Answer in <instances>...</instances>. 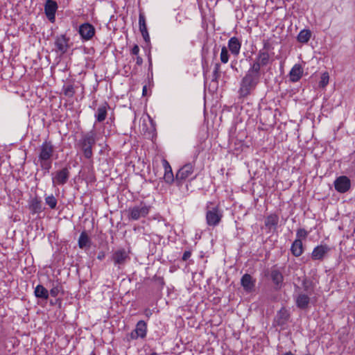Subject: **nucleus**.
Wrapping results in <instances>:
<instances>
[{
	"label": "nucleus",
	"instance_id": "nucleus-1",
	"mask_svg": "<svg viewBox=\"0 0 355 355\" xmlns=\"http://www.w3.org/2000/svg\"><path fill=\"white\" fill-rule=\"evenodd\" d=\"M262 74V71H259L250 65L248 70L240 82L239 96L241 97L249 96L259 83Z\"/></svg>",
	"mask_w": 355,
	"mask_h": 355
},
{
	"label": "nucleus",
	"instance_id": "nucleus-2",
	"mask_svg": "<svg viewBox=\"0 0 355 355\" xmlns=\"http://www.w3.org/2000/svg\"><path fill=\"white\" fill-rule=\"evenodd\" d=\"M274 47L272 44L268 40H263V47L259 50L254 60L250 65L258 71H262L264 67L272 64L274 60Z\"/></svg>",
	"mask_w": 355,
	"mask_h": 355
},
{
	"label": "nucleus",
	"instance_id": "nucleus-3",
	"mask_svg": "<svg viewBox=\"0 0 355 355\" xmlns=\"http://www.w3.org/2000/svg\"><path fill=\"white\" fill-rule=\"evenodd\" d=\"M38 162L44 173L49 172L52 166L55 148L51 141H44L38 149Z\"/></svg>",
	"mask_w": 355,
	"mask_h": 355
},
{
	"label": "nucleus",
	"instance_id": "nucleus-4",
	"mask_svg": "<svg viewBox=\"0 0 355 355\" xmlns=\"http://www.w3.org/2000/svg\"><path fill=\"white\" fill-rule=\"evenodd\" d=\"M96 142V133L92 130L82 135L78 141V146L81 150L83 156L86 159H91L93 157V147Z\"/></svg>",
	"mask_w": 355,
	"mask_h": 355
},
{
	"label": "nucleus",
	"instance_id": "nucleus-5",
	"mask_svg": "<svg viewBox=\"0 0 355 355\" xmlns=\"http://www.w3.org/2000/svg\"><path fill=\"white\" fill-rule=\"evenodd\" d=\"M205 216L207 225L216 227L220 223L223 216V211L218 205H215L213 202H207Z\"/></svg>",
	"mask_w": 355,
	"mask_h": 355
},
{
	"label": "nucleus",
	"instance_id": "nucleus-6",
	"mask_svg": "<svg viewBox=\"0 0 355 355\" xmlns=\"http://www.w3.org/2000/svg\"><path fill=\"white\" fill-rule=\"evenodd\" d=\"M151 209V206L144 201L129 207L128 209V217L132 220H138L140 218L146 217Z\"/></svg>",
	"mask_w": 355,
	"mask_h": 355
},
{
	"label": "nucleus",
	"instance_id": "nucleus-7",
	"mask_svg": "<svg viewBox=\"0 0 355 355\" xmlns=\"http://www.w3.org/2000/svg\"><path fill=\"white\" fill-rule=\"evenodd\" d=\"M194 171V165L191 163H187L182 166L176 173L175 183L177 186L181 187L184 182L191 178Z\"/></svg>",
	"mask_w": 355,
	"mask_h": 355
},
{
	"label": "nucleus",
	"instance_id": "nucleus-8",
	"mask_svg": "<svg viewBox=\"0 0 355 355\" xmlns=\"http://www.w3.org/2000/svg\"><path fill=\"white\" fill-rule=\"evenodd\" d=\"M69 38L64 34L58 35L55 38L54 45L56 53L62 55L67 53L69 48Z\"/></svg>",
	"mask_w": 355,
	"mask_h": 355
},
{
	"label": "nucleus",
	"instance_id": "nucleus-9",
	"mask_svg": "<svg viewBox=\"0 0 355 355\" xmlns=\"http://www.w3.org/2000/svg\"><path fill=\"white\" fill-rule=\"evenodd\" d=\"M96 29L94 26L89 23H84L79 26L78 33L83 40L88 41L95 35Z\"/></svg>",
	"mask_w": 355,
	"mask_h": 355
},
{
	"label": "nucleus",
	"instance_id": "nucleus-10",
	"mask_svg": "<svg viewBox=\"0 0 355 355\" xmlns=\"http://www.w3.org/2000/svg\"><path fill=\"white\" fill-rule=\"evenodd\" d=\"M69 178V168L65 167L61 170L57 171L52 178L53 186L64 185Z\"/></svg>",
	"mask_w": 355,
	"mask_h": 355
},
{
	"label": "nucleus",
	"instance_id": "nucleus-11",
	"mask_svg": "<svg viewBox=\"0 0 355 355\" xmlns=\"http://www.w3.org/2000/svg\"><path fill=\"white\" fill-rule=\"evenodd\" d=\"M331 248L327 244H320L315 247L311 252V259L314 261L323 260L330 252Z\"/></svg>",
	"mask_w": 355,
	"mask_h": 355
},
{
	"label": "nucleus",
	"instance_id": "nucleus-12",
	"mask_svg": "<svg viewBox=\"0 0 355 355\" xmlns=\"http://www.w3.org/2000/svg\"><path fill=\"white\" fill-rule=\"evenodd\" d=\"M351 187V182L348 177L342 175L337 178L334 181L335 189L341 193L348 191Z\"/></svg>",
	"mask_w": 355,
	"mask_h": 355
},
{
	"label": "nucleus",
	"instance_id": "nucleus-13",
	"mask_svg": "<svg viewBox=\"0 0 355 355\" xmlns=\"http://www.w3.org/2000/svg\"><path fill=\"white\" fill-rule=\"evenodd\" d=\"M147 334V324L144 320H139L137 324L135 330H133L130 336L132 339L136 340L138 338H144Z\"/></svg>",
	"mask_w": 355,
	"mask_h": 355
},
{
	"label": "nucleus",
	"instance_id": "nucleus-14",
	"mask_svg": "<svg viewBox=\"0 0 355 355\" xmlns=\"http://www.w3.org/2000/svg\"><path fill=\"white\" fill-rule=\"evenodd\" d=\"M112 259L115 265L119 266L123 265L127 260L130 259L128 253L125 249H119L116 250L112 256Z\"/></svg>",
	"mask_w": 355,
	"mask_h": 355
},
{
	"label": "nucleus",
	"instance_id": "nucleus-15",
	"mask_svg": "<svg viewBox=\"0 0 355 355\" xmlns=\"http://www.w3.org/2000/svg\"><path fill=\"white\" fill-rule=\"evenodd\" d=\"M227 48L234 56L237 57L240 53L241 41L236 37H232L228 40Z\"/></svg>",
	"mask_w": 355,
	"mask_h": 355
},
{
	"label": "nucleus",
	"instance_id": "nucleus-16",
	"mask_svg": "<svg viewBox=\"0 0 355 355\" xmlns=\"http://www.w3.org/2000/svg\"><path fill=\"white\" fill-rule=\"evenodd\" d=\"M58 9L57 3L53 0H46L44 5V12L49 20L55 19V15Z\"/></svg>",
	"mask_w": 355,
	"mask_h": 355
},
{
	"label": "nucleus",
	"instance_id": "nucleus-17",
	"mask_svg": "<svg viewBox=\"0 0 355 355\" xmlns=\"http://www.w3.org/2000/svg\"><path fill=\"white\" fill-rule=\"evenodd\" d=\"M290 318L289 311L284 307H282L277 313L275 322L278 326H284L286 324Z\"/></svg>",
	"mask_w": 355,
	"mask_h": 355
},
{
	"label": "nucleus",
	"instance_id": "nucleus-18",
	"mask_svg": "<svg viewBox=\"0 0 355 355\" xmlns=\"http://www.w3.org/2000/svg\"><path fill=\"white\" fill-rule=\"evenodd\" d=\"M303 74V69L300 64H295L289 72L290 80L296 83L300 80Z\"/></svg>",
	"mask_w": 355,
	"mask_h": 355
},
{
	"label": "nucleus",
	"instance_id": "nucleus-19",
	"mask_svg": "<svg viewBox=\"0 0 355 355\" xmlns=\"http://www.w3.org/2000/svg\"><path fill=\"white\" fill-rule=\"evenodd\" d=\"M110 108V106L107 102H104L102 105H101L95 114V118L96 121L103 122L105 120L107 114V110Z\"/></svg>",
	"mask_w": 355,
	"mask_h": 355
},
{
	"label": "nucleus",
	"instance_id": "nucleus-20",
	"mask_svg": "<svg viewBox=\"0 0 355 355\" xmlns=\"http://www.w3.org/2000/svg\"><path fill=\"white\" fill-rule=\"evenodd\" d=\"M241 284L245 291H252L255 286V280L249 274H245L241 279Z\"/></svg>",
	"mask_w": 355,
	"mask_h": 355
},
{
	"label": "nucleus",
	"instance_id": "nucleus-21",
	"mask_svg": "<svg viewBox=\"0 0 355 355\" xmlns=\"http://www.w3.org/2000/svg\"><path fill=\"white\" fill-rule=\"evenodd\" d=\"M279 223V216L275 214L268 216L265 219V226L269 231H275Z\"/></svg>",
	"mask_w": 355,
	"mask_h": 355
},
{
	"label": "nucleus",
	"instance_id": "nucleus-22",
	"mask_svg": "<svg viewBox=\"0 0 355 355\" xmlns=\"http://www.w3.org/2000/svg\"><path fill=\"white\" fill-rule=\"evenodd\" d=\"M310 302V297L304 293H300L295 297L296 306L301 309H306Z\"/></svg>",
	"mask_w": 355,
	"mask_h": 355
},
{
	"label": "nucleus",
	"instance_id": "nucleus-23",
	"mask_svg": "<svg viewBox=\"0 0 355 355\" xmlns=\"http://www.w3.org/2000/svg\"><path fill=\"white\" fill-rule=\"evenodd\" d=\"M291 252L295 257H300L304 252L302 241L300 239H295L291 247Z\"/></svg>",
	"mask_w": 355,
	"mask_h": 355
},
{
	"label": "nucleus",
	"instance_id": "nucleus-24",
	"mask_svg": "<svg viewBox=\"0 0 355 355\" xmlns=\"http://www.w3.org/2000/svg\"><path fill=\"white\" fill-rule=\"evenodd\" d=\"M29 209L33 214L42 212V201L37 198H33L30 202Z\"/></svg>",
	"mask_w": 355,
	"mask_h": 355
},
{
	"label": "nucleus",
	"instance_id": "nucleus-25",
	"mask_svg": "<svg viewBox=\"0 0 355 355\" xmlns=\"http://www.w3.org/2000/svg\"><path fill=\"white\" fill-rule=\"evenodd\" d=\"M78 243L79 248L81 249L90 247L91 239L85 231L81 232Z\"/></svg>",
	"mask_w": 355,
	"mask_h": 355
},
{
	"label": "nucleus",
	"instance_id": "nucleus-26",
	"mask_svg": "<svg viewBox=\"0 0 355 355\" xmlns=\"http://www.w3.org/2000/svg\"><path fill=\"white\" fill-rule=\"evenodd\" d=\"M34 294L37 298L43 300H47L49 295L48 290L41 284L35 288Z\"/></svg>",
	"mask_w": 355,
	"mask_h": 355
},
{
	"label": "nucleus",
	"instance_id": "nucleus-27",
	"mask_svg": "<svg viewBox=\"0 0 355 355\" xmlns=\"http://www.w3.org/2000/svg\"><path fill=\"white\" fill-rule=\"evenodd\" d=\"M311 37V32L309 29L302 30L297 37V40L302 44L307 43Z\"/></svg>",
	"mask_w": 355,
	"mask_h": 355
},
{
	"label": "nucleus",
	"instance_id": "nucleus-28",
	"mask_svg": "<svg viewBox=\"0 0 355 355\" xmlns=\"http://www.w3.org/2000/svg\"><path fill=\"white\" fill-rule=\"evenodd\" d=\"M270 277L273 283L277 286L280 285L284 279L283 275L281 273V272L276 269L272 270L270 273Z\"/></svg>",
	"mask_w": 355,
	"mask_h": 355
},
{
	"label": "nucleus",
	"instance_id": "nucleus-29",
	"mask_svg": "<svg viewBox=\"0 0 355 355\" xmlns=\"http://www.w3.org/2000/svg\"><path fill=\"white\" fill-rule=\"evenodd\" d=\"M45 203L51 209H55L56 208L58 200L53 194L45 196Z\"/></svg>",
	"mask_w": 355,
	"mask_h": 355
},
{
	"label": "nucleus",
	"instance_id": "nucleus-30",
	"mask_svg": "<svg viewBox=\"0 0 355 355\" xmlns=\"http://www.w3.org/2000/svg\"><path fill=\"white\" fill-rule=\"evenodd\" d=\"M230 58V55L228 52V49L225 46H223L221 48V52L220 55V62L223 64H226L228 62Z\"/></svg>",
	"mask_w": 355,
	"mask_h": 355
},
{
	"label": "nucleus",
	"instance_id": "nucleus-31",
	"mask_svg": "<svg viewBox=\"0 0 355 355\" xmlns=\"http://www.w3.org/2000/svg\"><path fill=\"white\" fill-rule=\"evenodd\" d=\"M329 73L325 71L322 73L320 80L319 82V87L324 88L329 83Z\"/></svg>",
	"mask_w": 355,
	"mask_h": 355
},
{
	"label": "nucleus",
	"instance_id": "nucleus-32",
	"mask_svg": "<svg viewBox=\"0 0 355 355\" xmlns=\"http://www.w3.org/2000/svg\"><path fill=\"white\" fill-rule=\"evenodd\" d=\"M220 76V63H216L212 74V81L217 82Z\"/></svg>",
	"mask_w": 355,
	"mask_h": 355
},
{
	"label": "nucleus",
	"instance_id": "nucleus-33",
	"mask_svg": "<svg viewBox=\"0 0 355 355\" xmlns=\"http://www.w3.org/2000/svg\"><path fill=\"white\" fill-rule=\"evenodd\" d=\"M139 31L147 29L146 17L143 12H140L139 15Z\"/></svg>",
	"mask_w": 355,
	"mask_h": 355
},
{
	"label": "nucleus",
	"instance_id": "nucleus-34",
	"mask_svg": "<svg viewBox=\"0 0 355 355\" xmlns=\"http://www.w3.org/2000/svg\"><path fill=\"white\" fill-rule=\"evenodd\" d=\"M64 94L67 96H73L75 94L74 88L73 85H68L67 86H64L63 88Z\"/></svg>",
	"mask_w": 355,
	"mask_h": 355
},
{
	"label": "nucleus",
	"instance_id": "nucleus-35",
	"mask_svg": "<svg viewBox=\"0 0 355 355\" xmlns=\"http://www.w3.org/2000/svg\"><path fill=\"white\" fill-rule=\"evenodd\" d=\"M309 234V232L303 228L298 229L296 232V239H305Z\"/></svg>",
	"mask_w": 355,
	"mask_h": 355
},
{
	"label": "nucleus",
	"instance_id": "nucleus-36",
	"mask_svg": "<svg viewBox=\"0 0 355 355\" xmlns=\"http://www.w3.org/2000/svg\"><path fill=\"white\" fill-rule=\"evenodd\" d=\"M164 179L168 184H171L173 182H175V178H174L173 172H165Z\"/></svg>",
	"mask_w": 355,
	"mask_h": 355
},
{
	"label": "nucleus",
	"instance_id": "nucleus-37",
	"mask_svg": "<svg viewBox=\"0 0 355 355\" xmlns=\"http://www.w3.org/2000/svg\"><path fill=\"white\" fill-rule=\"evenodd\" d=\"M142 37L146 42H150V36L147 29L140 31Z\"/></svg>",
	"mask_w": 355,
	"mask_h": 355
},
{
	"label": "nucleus",
	"instance_id": "nucleus-38",
	"mask_svg": "<svg viewBox=\"0 0 355 355\" xmlns=\"http://www.w3.org/2000/svg\"><path fill=\"white\" fill-rule=\"evenodd\" d=\"M60 292V288L59 286H54L53 287L51 290H50V294L52 297H57L58 293Z\"/></svg>",
	"mask_w": 355,
	"mask_h": 355
},
{
	"label": "nucleus",
	"instance_id": "nucleus-39",
	"mask_svg": "<svg viewBox=\"0 0 355 355\" xmlns=\"http://www.w3.org/2000/svg\"><path fill=\"white\" fill-rule=\"evenodd\" d=\"M162 163L165 172H173L169 163L166 159H164Z\"/></svg>",
	"mask_w": 355,
	"mask_h": 355
},
{
	"label": "nucleus",
	"instance_id": "nucleus-40",
	"mask_svg": "<svg viewBox=\"0 0 355 355\" xmlns=\"http://www.w3.org/2000/svg\"><path fill=\"white\" fill-rule=\"evenodd\" d=\"M191 256V252L190 251H185L183 253L182 259L184 261H187Z\"/></svg>",
	"mask_w": 355,
	"mask_h": 355
},
{
	"label": "nucleus",
	"instance_id": "nucleus-41",
	"mask_svg": "<svg viewBox=\"0 0 355 355\" xmlns=\"http://www.w3.org/2000/svg\"><path fill=\"white\" fill-rule=\"evenodd\" d=\"M139 52V48L138 45L135 44L131 49V53L135 55H138Z\"/></svg>",
	"mask_w": 355,
	"mask_h": 355
},
{
	"label": "nucleus",
	"instance_id": "nucleus-42",
	"mask_svg": "<svg viewBox=\"0 0 355 355\" xmlns=\"http://www.w3.org/2000/svg\"><path fill=\"white\" fill-rule=\"evenodd\" d=\"M143 63V59L140 56H137L136 58V64L137 65H141Z\"/></svg>",
	"mask_w": 355,
	"mask_h": 355
},
{
	"label": "nucleus",
	"instance_id": "nucleus-43",
	"mask_svg": "<svg viewBox=\"0 0 355 355\" xmlns=\"http://www.w3.org/2000/svg\"><path fill=\"white\" fill-rule=\"evenodd\" d=\"M97 257L99 259H102L103 257H105V253L103 252H99Z\"/></svg>",
	"mask_w": 355,
	"mask_h": 355
},
{
	"label": "nucleus",
	"instance_id": "nucleus-44",
	"mask_svg": "<svg viewBox=\"0 0 355 355\" xmlns=\"http://www.w3.org/2000/svg\"><path fill=\"white\" fill-rule=\"evenodd\" d=\"M145 314H146V315L147 317H150V316L151 315L152 313H151L150 310H149V309H146V310H145Z\"/></svg>",
	"mask_w": 355,
	"mask_h": 355
},
{
	"label": "nucleus",
	"instance_id": "nucleus-45",
	"mask_svg": "<svg viewBox=\"0 0 355 355\" xmlns=\"http://www.w3.org/2000/svg\"><path fill=\"white\" fill-rule=\"evenodd\" d=\"M146 90H147L146 86H144V87H143V95H145V93L146 92Z\"/></svg>",
	"mask_w": 355,
	"mask_h": 355
},
{
	"label": "nucleus",
	"instance_id": "nucleus-46",
	"mask_svg": "<svg viewBox=\"0 0 355 355\" xmlns=\"http://www.w3.org/2000/svg\"><path fill=\"white\" fill-rule=\"evenodd\" d=\"M283 355H294V354L292 352H286V354H284Z\"/></svg>",
	"mask_w": 355,
	"mask_h": 355
},
{
	"label": "nucleus",
	"instance_id": "nucleus-47",
	"mask_svg": "<svg viewBox=\"0 0 355 355\" xmlns=\"http://www.w3.org/2000/svg\"><path fill=\"white\" fill-rule=\"evenodd\" d=\"M149 355H158V354L157 352H152Z\"/></svg>",
	"mask_w": 355,
	"mask_h": 355
},
{
	"label": "nucleus",
	"instance_id": "nucleus-48",
	"mask_svg": "<svg viewBox=\"0 0 355 355\" xmlns=\"http://www.w3.org/2000/svg\"><path fill=\"white\" fill-rule=\"evenodd\" d=\"M196 178V176L193 177V178H191V180H193Z\"/></svg>",
	"mask_w": 355,
	"mask_h": 355
},
{
	"label": "nucleus",
	"instance_id": "nucleus-49",
	"mask_svg": "<svg viewBox=\"0 0 355 355\" xmlns=\"http://www.w3.org/2000/svg\"><path fill=\"white\" fill-rule=\"evenodd\" d=\"M304 289H305V291H308V288L306 286H304Z\"/></svg>",
	"mask_w": 355,
	"mask_h": 355
}]
</instances>
